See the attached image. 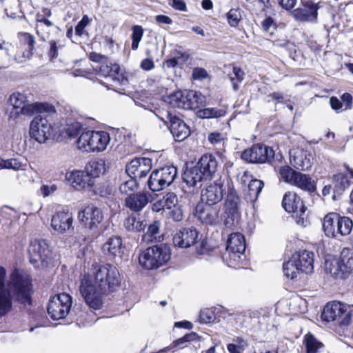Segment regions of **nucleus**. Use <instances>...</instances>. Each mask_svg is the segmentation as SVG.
<instances>
[{
  "label": "nucleus",
  "instance_id": "obj_19",
  "mask_svg": "<svg viewBox=\"0 0 353 353\" xmlns=\"http://www.w3.org/2000/svg\"><path fill=\"white\" fill-rule=\"evenodd\" d=\"M6 271L0 266V316H5L12 308V294L6 285Z\"/></svg>",
  "mask_w": 353,
  "mask_h": 353
},
{
  "label": "nucleus",
  "instance_id": "obj_54",
  "mask_svg": "<svg viewBox=\"0 0 353 353\" xmlns=\"http://www.w3.org/2000/svg\"><path fill=\"white\" fill-rule=\"evenodd\" d=\"M334 181H335V188L337 191H343L347 187L349 186L348 180L343 174H337L334 175Z\"/></svg>",
  "mask_w": 353,
  "mask_h": 353
},
{
  "label": "nucleus",
  "instance_id": "obj_18",
  "mask_svg": "<svg viewBox=\"0 0 353 353\" xmlns=\"http://www.w3.org/2000/svg\"><path fill=\"white\" fill-rule=\"evenodd\" d=\"M223 183L221 179L203 189L201 194V203L218 205L223 197Z\"/></svg>",
  "mask_w": 353,
  "mask_h": 353
},
{
  "label": "nucleus",
  "instance_id": "obj_32",
  "mask_svg": "<svg viewBox=\"0 0 353 353\" xmlns=\"http://www.w3.org/2000/svg\"><path fill=\"white\" fill-rule=\"evenodd\" d=\"M240 199L236 192H228L225 200V212L232 221L239 217V204Z\"/></svg>",
  "mask_w": 353,
  "mask_h": 353
},
{
  "label": "nucleus",
  "instance_id": "obj_2",
  "mask_svg": "<svg viewBox=\"0 0 353 353\" xmlns=\"http://www.w3.org/2000/svg\"><path fill=\"white\" fill-rule=\"evenodd\" d=\"M10 103L13 107L11 116L23 114L32 116L37 113L54 112L52 105L47 103H30L26 96L20 92L13 93L9 99Z\"/></svg>",
  "mask_w": 353,
  "mask_h": 353
},
{
  "label": "nucleus",
  "instance_id": "obj_21",
  "mask_svg": "<svg viewBox=\"0 0 353 353\" xmlns=\"http://www.w3.org/2000/svg\"><path fill=\"white\" fill-rule=\"evenodd\" d=\"M12 285L14 288L17 299L23 304H30V282L19 274L12 276Z\"/></svg>",
  "mask_w": 353,
  "mask_h": 353
},
{
  "label": "nucleus",
  "instance_id": "obj_5",
  "mask_svg": "<svg viewBox=\"0 0 353 353\" xmlns=\"http://www.w3.org/2000/svg\"><path fill=\"white\" fill-rule=\"evenodd\" d=\"M28 254L30 263L36 268H46L52 261L51 250L44 239H32L28 247Z\"/></svg>",
  "mask_w": 353,
  "mask_h": 353
},
{
  "label": "nucleus",
  "instance_id": "obj_59",
  "mask_svg": "<svg viewBox=\"0 0 353 353\" xmlns=\"http://www.w3.org/2000/svg\"><path fill=\"white\" fill-rule=\"evenodd\" d=\"M89 58L92 61L101 63H106L107 59H108L106 56L94 52H91L90 54Z\"/></svg>",
  "mask_w": 353,
  "mask_h": 353
},
{
  "label": "nucleus",
  "instance_id": "obj_61",
  "mask_svg": "<svg viewBox=\"0 0 353 353\" xmlns=\"http://www.w3.org/2000/svg\"><path fill=\"white\" fill-rule=\"evenodd\" d=\"M170 217L174 221H181L183 218V212L182 210L180 208H175L172 210L170 212Z\"/></svg>",
  "mask_w": 353,
  "mask_h": 353
},
{
  "label": "nucleus",
  "instance_id": "obj_36",
  "mask_svg": "<svg viewBox=\"0 0 353 353\" xmlns=\"http://www.w3.org/2000/svg\"><path fill=\"white\" fill-rule=\"evenodd\" d=\"M318 7L312 2H307L305 8L296 13L298 18L302 21H314L317 18Z\"/></svg>",
  "mask_w": 353,
  "mask_h": 353
},
{
  "label": "nucleus",
  "instance_id": "obj_13",
  "mask_svg": "<svg viewBox=\"0 0 353 353\" xmlns=\"http://www.w3.org/2000/svg\"><path fill=\"white\" fill-rule=\"evenodd\" d=\"M29 133L32 139L39 143H43L52 137L53 128L46 117L37 115L31 121Z\"/></svg>",
  "mask_w": 353,
  "mask_h": 353
},
{
  "label": "nucleus",
  "instance_id": "obj_62",
  "mask_svg": "<svg viewBox=\"0 0 353 353\" xmlns=\"http://www.w3.org/2000/svg\"><path fill=\"white\" fill-rule=\"evenodd\" d=\"M172 6L177 10L186 11V4L183 0H172Z\"/></svg>",
  "mask_w": 353,
  "mask_h": 353
},
{
  "label": "nucleus",
  "instance_id": "obj_56",
  "mask_svg": "<svg viewBox=\"0 0 353 353\" xmlns=\"http://www.w3.org/2000/svg\"><path fill=\"white\" fill-rule=\"evenodd\" d=\"M90 19L88 15H83L81 20L78 23L75 27L76 34L79 36L83 34V30L88 25Z\"/></svg>",
  "mask_w": 353,
  "mask_h": 353
},
{
  "label": "nucleus",
  "instance_id": "obj_14",
  "mask_svg": "<svg viewBox=\"0 0 353 353\" xmlns=\"http://www.w3.org/2000/svg\"><path fill=\"white\" fill-rule=\"evenodd\" d=\"M170 103L179 108L195 110L203 105L205 97L193 90L188 92L186 95L181 92H176L170 96Z\"/></svg>",
  "mask_w": 353,
  "mask_h": 353
},
{
  "label": "nucleus",
  "instance_id": "obj_33",
  "mask_svg": "<svg viewBox=\"0 0 353 353\" xmlns=\"http://www.w3.org/2000/svg\"><path fill=\"white\" fill-rule=\"evenodd\" d=\"M71 183L76 189H84L87 185H92L91 179L86 172L83 171H74L70 175Z\"/></svg>",
  "mask_w": 353,
  "mask_h": 353
},
{
  "label": "nucleus",
  "instance_id": "obj_7",
  "mask_svg": "<svg viewBox=\"0 0 353 353\" xmlns=\"http://www.w3.org/2000/svg\"><path fill=\"white\" fill-rule=\"evenodd\" d=\"M353 269V252L347 248L341 252L339 259L332 260L329 264L326 263V270L336 279H345Z\"/></svg>",
  "mask_w": 353,
  "mask_h": 353
},
{
  "label": "nucleus",
  "instance_id": "obj_9",
  "mask_svg": "<svg viewBox=\"0 0 353 353\" xmlns=\"http://www.w3.org/2000/svg\"><path fill=\"white\" fill-rule=\"evenodd\" d=\"M282 205L288 212L294 214V218L297 224L302 226L306 225V207L296 193L294 192H286L282 200Z\"/></svg>",
  "mask_w": 353,
  "mask_h": 353
},
{
  "label": "nucleus",
  "instance_id": "obj_27",
  "mask_svg": "<svg viewBox=\"0 0 353 353\" xmlns=\"http://www.w3.org/2000/svg\"><path fill=\"white\" fill-rule=\"evenodd\" d=\"M314 256L312 252L307 250H301L293 255L294 259L301 272L311 274L314 271Z\"/></svg>",
  "mask_w": 353,
  "mask_h": 353
},
{
  "label": "nucleus",
  "instance_id": "obj_44",
  "mask_svg": "<svg viewBox=\"0 0 353 353\" xmlns=\"http://www.w3.org/2000/svg\"><path fill=\"white\" fill-rule=\"evenodd\" d=\"M81 129V125L79 122L68 123L61 130V134L64 137L74 138L77 136Z\"/></svg>",
  "mask_w": 353,
  "mask_h": 353
},
{
  "label": "nucleus",
  "instance_id": "obj_35",
  "mask_svg": "<svg viewBox=\"0 0 353 353\" xmlns=\"http://www.w3.org/2000/svg\"><path fill=\"white\" fill-rule=\"evenodd\" d=\"M152 159L150 158L140 157L132 160L125 166V171L129 176H133L135 173L140 172L142 169H146V164H150Z\"/></svg>",
  "mask_w": 353,
  "mask_h": 353
},
{
  "label": "nucleus",
  "instance_id": "obj_64",
  "mask_svg": "<svg viewBox=\"0 0 353 353\" xmlns=\"http://www.w3.org/2000/svg\"><path fill=\"white\" fill-rule=\"evenodd\" d=\"M330 103L332 109L339 111L343 107V103L336 97H332L330 99Z\"/></svg>",
  "mask_w": 353,
  "mask_h": 353
},
{
  "label": "nucleus",
  "instance_id": "obj_37",
  "mask_svg": "<svg viewBox=\"0 0 353 353\" xmlns=\"http://www.w3.org/2000/svg\"><path fill=\"white\" fill-rule=\"evenodd\" d=\"M224 259L226 260L228 266L233 268H239L244 265L245 256L243 252L226 250Z\"/></svg>",
  "mask_w": 353,
  "mask_h": 353
},
{
  "label": "nucleus",
  "instance_id": "obj_25",
  "mask_svg": "<svg viewBox=\"0 0 353 353\" xmlns=\"http://www.w3.org/2000/svg\"><path fill=\"white\" fill-rule=\"evenodd\" d=\"M124 248L122 238L118 235L109 237L102 246L104 253L110 258H121Z\"/></svg>",
  "mask_w": 353,
  "mask_h": 353
},
{
  "label": "nucleus",
  "instance_id": "obj_63",
  "mask_svg": "<svg viewBox=\"0 0 353 353\" xmlns=\"http://www.w3.org/2000/svg\"><path fill=\"white\" fill-rule=\"evenodd\" d=\"M233 77H234V79L238 82H241L243 80L245 73L240 68L233 67Z\"/></svg>",
  "mask_w": 353,
  "mask_h": 353
},
{
  "label": "nucleus",
  "instance_id": "obj_49",
  "mask_svg": "<svg viewBox=\"0 0 353 353\" xmlns=\"http://www.w3.org/2000/svg\"><path fill=\"white\" fill-rule=\"evenodd\" d=\"M143 29L141 26L135 25L132 27V34L131 35L132 43V49L136 50L139 47V43L142 39Z\"/></svg>",
  "mask_w": 353,
  "mask_h": 353
},
{
  "label": "nucleus",
  "instance_id": "obj_6",
  "mask_svg": "<svg viewBox=\"0 0 353 353\" xmlns=\"http://www.w3.org/2000/svg\"><path fill=\"white\" fill-rule=\"evenodd\" d=\"M283 180L302 190L312 194L316 192V182L309 175L295 171L290 166H283L280 169Z\"/></svg>",
  "mask_w": 353,
  "mask_h": 353
},
{
  "label": "nucleus",
  "instance_id": "obj_8",
  "mask_svg": "<svg viewBox=\"0 0 353 353\" xmlns=\"http://www.w3.org/2000/svg\"><path fill=\"white\" fill-rule=\"evenodd\" d=\"M177 176V169L168 165L152 171L148 180V185L152 192L163 190L170 185Z\"/></svg>",
  "mask_w": 353,
  "mask_h": 353
},
{
  "label": "nucleus",
  "instance_id": "obj_38",
  "mask_svg": "<svg viewBox=\"0 0 353 353\" xmlns=\"http://www.w3.org/2000/svg\"><path fill=\"white\" fill-rule=\"evenodd\" d=\"M123 225L128 232H141L145 228L147 223L136 215L132 214L125 219Z\"/></svg>",
  "mask_w": 353,
  "mask_h": 353
},
{
  "label": "nucleus",
  "instance_id": "obj_47",
  "mask_svg": "<svg viewBox=\"0 0 353 353\" xmlns=\"http://www.w3.org/2000/svg\"><path fill=\"white\" fill-rule=\"evenodd\" d=\"M264 183L259 179L251 180L248 185V193L251 197L256 199L263 188Z\"/></svg>",
  "mask_w": 353,
  "mask_h": 353
},
{
  "label": "nucleus",
  "instance_id": "obj_53",
  "mask_svg": "<svg viewBox=\"0 0 353 353\" xmlns=\"http://www.w3.org/2000/svg\"><path fill=\"white\" fill-rule=\"evenodd\" d=\"M1 162L2 163H0V165H1L3 168L14 170H23V166L26 165L17 159L2 160Z\"/></svg>",
  "mask_w": 353,
  "mask_h": 353
},
{
  "label": "nucleus",
  "instance_id": "obj_17",
  "mask_svg": "<svg viewBox=\"0 0 353 353\" xmlns=\"http://www.w3.org/2000/svg\"><path fill=\"white\" fill-rule=\"evenodd\" d=\"M219 205L199 203L194 208V214L203 224L214 225L219 222Z\"/></svg>",
  "mask_w": 353,
  "mask_h": 353
},
{
  "label": "nucleus",
  "instance_id": "obj_58",
  "mask_svg": "<svg viewBox=\"0 0 353 353\" xmlns=\"http://www.w3.org/2000/svg\"><path fill=\"white\" fill-rule=\"evenodd\" d=\"M208 77L207 71L202 68H195L192 72V78L195 80H202Z\"/></svg>",
  "mask_w": 353,
  "mask_h": 353
},
{
  "label": "nucleus",
  "instance_id": "obj_34",
  "mask_svg": "<svg viewBox=\"0 0 353 353\" xmlns=\"http://www.w3.org/2000/svg\"><path fill=\"white\" fill-rule=\"evenodd\" d=\"M245 250V240L244 236L239 232L230 234L226 250H235L236 252H244Z\"/></svg>",
  "mask_w": 353,
  "mask_h": 353
},
{
  "label": "nucleus",
  "instance_id": "obj_40",
  "mask_svg": "<svg viewBox=\"0 0 353 353\" xmlns=\"http://www.w3.org/2000/svg\"><path fill=\"white\" fill-rule=\"evenodd\" d=\"M337 222L339 223L338 232L341 236H345L350 234L353 228L352 220L345 216H341L338 213Z\"/></svg>",
  "mask_w": 353,
  "mask_h": 353
},
{
  "label": "nucleus",
  "instance_id": "obj_30",
  "mask_svg": "<svg viewBox=\"0 0 353 353\" xmlns=\"http://www.w3.org/2000/svg\"><path fill=\"white\" fill-rule=\"evenodd\" d=\"M313 157L307 150H301L290 157L291 164L297 170H308L312 165Z\"/></svg>",
  "mask_w": 353,
  "mask_h": 353
},
{
  "label": "nucleus",
  "instance_id": "obj_26",
  "mask_svg": "<svg viewBox=\"0 0 353 353\" xmlns=\"http://www.w3.org/2000/svg\"><path fill=\"white\" fill-rule=\"evenodd\" d=\"M119 70V65L109 63L108 59L106 63H103L99 68V72L102 75L112 78L114 82L121 85H125L128 79L122 73H120Z\"/></svg>",
  "mask_w": 353,
  "mask_h": 353
},
{
  "label": "nucleus",
  "instance_id": "obj_48",
  "mask_svg": "<svg viewBox=\"0 0 353 353\" xmlns=\"http://www.w3.org/2000/svg\"><path fill=\"white\" fill-rule=\"evenodd\" d=\"M103 163L98 161H92L86 167V173L90 178H96L99 176L104 170Z\"/></svg>",
  "mask_w": 353,
  "mask_h": 353
},
{
  "label": "nucleus",
  "instance_id": "obj_15",
  "mask_svg": "<svg viewBox=\"0 0 353 353\" xmlns=\"http://www.w3.org/2000/svg\"><path fill=\"white\" fill-rule=\"evenodd\" d=\"M159 118L166 125L170 123V132L176 141H182L190 134L189 126L182 119L171 112L166 111Z\"/></svg>",
  "mask_w": 353,
  "mask_h": 353
},
{
  "label": "nucleus",
  "instance_id": "obj_28",
  "mask_svg": "<svg viewBox=\"0 0 353 353\" xmlns=\"http://www.w3.org/2000/svg\"><path fill=\"white\" fill-rule=\"evenodd\" d=\"M183 181L190 188H201V183L203 181H208V179L203 175L202 172L196 164L184 171Z\"/></svg>",
  "mask_w": 353,
  "mask_h": 353
},
{
  "label": "nucleus",
  "instance_id": "obj_20",
  "mask_svg": "<svg viewBox=\"0 0 353 353\" xmlns=\"http://www.w3.org/2000/svg\"><path fill=\"white\" fill-rule=\"evenodd\" d=\"M199 233L193 227L179 229L173 236V244L175 247L188 248L194 245L197 241Z\"/></svg>",
  "mask_w": 353,
  "mask_h": 353
},
{
  "label": "nucleus",
  "instance_id": "obj_4",
  "mask_svg": "<svg viewBox=\"0 0 353 353\" xmlns=\"http://www.w3.org/2000/svg\"><path fill=\"white\" fill-rule=\"evenodd\" d=\"M109 141V134L105 132L87 131L81 133L77 145L83 152H99L105 149Z\"/></svg>",
  "mask_w": 353,
  "mask_h": 353
},
{
  "label": "nucleus",
  "instance_id": "obj_29",
  "mask_svg": "<svg viewBox=\"0 0 353 353\" xmlns=\"http://www.w3.org/2000/svg\"><path fill=\"white\" fill-rule=\"evenodd\" d=\"M338 213H327L323 219V230L325 235L328 238L338 239L339 232H338L339 223L337 222Z\"/></svg>",
  "mask_w": 353,
  "mask_h": 353
},
{
  "label": "nucleus",
  "instance_id": "obj_50",
  "mask_svg": "<svg viewBox=\"0 0 353 353\" xmlns=\"http://www.w3.org/2000/svg\"><path fill=\"white\" fill-rule=\"evenodd\" d=\"M200 322L202 323H210L216 320L214 310L210 308H205L201 311L199 315Z\"/></svg>",
  "mask_w": 353,
  "mask_h": 353
},
{
  "label": "nucleus",
  "instance_id": "obj_3",
  "mask_svg": "<svg viewBox=\"0 0 353 353\" xmlns=\"http://www.w3.org/2000/svg\"><path fill=\"white\" fill-rule=\"evenodd\" d=\"M169 246L156 245L145 249L139 256L140 265L145 269L154 270L165 265L170 259Z\"/></svg>",
  "mask_w": 353,
  "mask_h": 353
},
{
  "label": "nucleus",
  "instance_id": "obj_60",
  "mask_svg": "<svg viewBox=\"0 0 353 353\" xmlns=\"http://www.w3.org/2000/svg\"><path fill=\"white\" fill-rule=\"evenodd\" d=\"M341 101L343 106H345L344 110L350 109L352 108V97L349 93H344L341 96Z\"/></svg>",
  "mask_w": 353,
  "mask_h": 353
},
{
  "label": "nucleus",
  "instance_id": "obj_51",
  "mask_svg": "<svg viewBox=\"0 0 353 353\" xmlns=\"http://www.w3.org/2000/svg\"><path fill=\"white\" fill-rule=\"evenodd\" d=\"M228 23L232 27H236L241 19L240 9H231L227 14Z\"/></svg>",
  "mask_w": 353,
  "mask_h": 353
},
{
  "label": "nucleus",
  "instance_id": "obj_10",
  "mask_svg": "<svg viewBox=\"0 0 353 353\" xmlns=\"http://www.w3.org/2000/svg\"><path fill=\"white\" fill-rule=\"evenodd\" d=\"M72 297L65 293L57 294L48 303V314L53 320L64 319L72 307Z\"/></svg>",
  "mask_w": 353,
  "mask_h": 353
},
{
  "label": "nucleus",
  "instance_id": "obj_52",
  "mask_svg": "<svg viewBox=\"0 0 353 353\" xmlns=\"http://www.w3.org/2000/svg\"><path fill=\"white\" fill-rule=\"evenodd\" d=\"M94 192L96 195L103 198L112 197L113 196L112 188L106 183L96 187Z\"/></svg>",
  "mask_w": 353,
  "mask_h": 353
},
{
  "label": "nucleus",
  "instance_id": "obj_43",
  "mask_svg": "<svg viewBox=\"0 0 353 353\" xmlns=\"http://www.w3.org/2000/svg\"><path fill=\"white\" fill-rule=\"evenodd\" d=\"M225 110L223 109L208 108L199 110L197 116L202 119L219 118L225 116Z\"/></svg>",
  "mask_w": 353,
  "mask_h": 353
},
{
  "label": "nucleus",
  "instance_id": "obj_23",
  "mask_svg": "<svg viewBox=\"0 0 353 353\" xmlns=\"http://www.w3.org/2000/svg\"><path fill=\"white\" fill-rule=\"evenodd\" d=\"M196 165L208 180L215 177L219 164L216 157L212 154H204L199 159Z\"/></svg>",
  "mask_w": 353,
  "mask_h": 353
},
{
  "label": "nucleus",
  "instance_id": "obj_42",
  "mask_svg": "<svg viewBox=\"0 0 353 353\" xmlns=\"http://www.w3.org/2000/svg\"><path fill=\"white\" fill-rule=\"evenodd\" d=\"M283 269L285 276L290 279H294L299 272H301L293 257L283 263Z\"/></svg>",
  "mask_w": 353,
  "mask_h": 353
},
{
  "label": "nucleus",
  "instance_id": "obj_39",
  "mask_svg": "<svg viewBox=\"0 0 353 353\" xmlns=\"http://www.w3.org/2000/svg\"><path fill=\"white\" fill-rule=\"evenodd\" d=\"M306 353H318L323 348V344L313 334L307 333L304 337Z\"/></svg>",
  "mask_w": 353,
  "mask_h": 353
},
{
  "label": "nucleus",
  "instance_id": "obj_45",
  "mask_svg": "<svg viewBox=\"0 0 353 353\" xmlns=\"http://www.w3.org/2000/svg\"><path fill=\"white\" fill-rule=\"evenodd\" d=\"M130 179L123 182L119 186V190L121 194H125L127 196L135 193L138 189V183L132 176Z\"/></svg>",
  "mask_w": 353,
  "mask_h": 353
},
{
  "label": "nucleus",
  "instance_id": "obj_22",
  "mask_svg": "<svg viewBox=\"0 0 353 353\" xmlns=\"http://www.w3.org/2000/svg\"><path fill=\"white\" fill-rule=\"evenodd\" d=\"M72 215L68 211H59L51 219V226L59 234L72 230Z\"/></svg>",
  "mask_w": 353,
  "mask_h": 353
},
{
  "label": "nucleus",
  "instance_id": "obj_12",
  "mask_svg": "<svg viewBox=\"0 0 353 353\" xmlns=\"http://www.w3.org/2000/svg\"><path fill=\"white\" fill-rule=\"evenodd\" d=\"M323 321L327 322L337 321L341 325H347L351 322V314L347 311L344 304L333 301L328 303L321 314Z\"/></svg>",
  "mask_w": 353,
  "mask_h": 353
},
{
  "label": "nucleus",
  "instance_id": "obj_57",
  "mask_svg": "<svg viewBox=\"0 0 353 353\" xmlns=\"http://www.w3.org/2000/svg\"><path fill=\"white\" fill-rule=\"evenodd\" d=\"M57 190V186L55 184H52L50 185H43L40 188V192L43 197L48 196L52 194Z\"/></svg>",
  "mask_w": 353,
  "mask_h": 353
},
{
  "label": "nucleus",
  "instance_id": "obj_46",
  "mask_svg": "<svg viewBox=\"0 0 353 353\" xmlns=\"http://www.w3.org/2000/svg\"><path fill=\"white\" fill-rule=\"evenodd\" d=\"M189 57L188 54L185 53H181L180 56H176L170 59L165 60L163 63L164 65L167 68H172L179 66V68H182L186 61L188 59Z\"/></svg>",
  "mask_w": 353,
  "mask_h": 353
},
{
  "label": "nucleus",
  "instance_id": "obj_24",
  "mask_svg": "<svg viewBox=\"0 0 353 353\" xmlns=\"http://www.w3.org/2000/svg\"><path fill=\"white\" fill-rule=\"evenodd\" d=\"M151 194L147 192H139L126 196L124 201L126 208L134 212H139L150 202Z\"/></svg>",
  "mask_w": 353,
  "mask_h": 353
},
{
  "label": "nucleus",
  "instance_id": "obj_55",
  "mask_svg": "<svg viewBox=\"0 0 353 353\" xmlns=\"http://www.w3.org/2000/svg\"><path fill=\"white\" fill-rule=\"evenodd\" d=\"M163 202L167 209H171L172 207L176 206L178 199L174 193L168 192L163 197Z\"/></svg>",
  "mask_w": 353,
  "mask_h": 353
},
{
  "label": "nucleus",
  "instance_id": "obj_1",
  "mask_svg": "<svg viewBox=\"0 0 353 353\" xmlns=\"http://www.w3.org/2000/svg\"><path fill=\"white\" fill-rule=\"evenodd\" d=\"M121 283L117 268L106 263L97 265L92 274L83 275L80 280L79 292L86 304L93 310L103 305L102 296L115 292Z\"/></svg>",
  "mask_w": 353,
  "mask_h": 353
},
{
  "label": "nucleus",
  "instance_id": "obj_41",
  "mask_svg": "<svg viewBox=\"0 0 353 353\" xmlns=\"http://www.w3.org/2000/svg\"><path fill=\"white\" fill-rule=\"evenodd\" d=\"M159 228L160 223L156 221H154L148 226L147 232L143 235V240L148 242L160 241Z\"/></svg>",
  "mask_w": 353,
  "mask_h": 353
},
{
  "label": "nucleus",
  "instance_id": "obj_31",
  "mask_svg": "<svg viewBox=\"0 0 353 353\" xmlns=\"http://www.w3.org/2000/svg\"><path fill=\"white\" fill-rule=\"evenodd\" d=\"M20 37L22 43L28 46V49L23 51L21 56L15 57V61L21 63L25 62L26 59H31L34 50L35 39L33 35L28 32L21 33Z\"/></svg>",
  "mask_w": 353,
  "mask_h": 353
},
{
  "label": "nucleus",
  "instance_id": "obj_16",
  "mask_svg": "<svg viewBox=\"0 0 353 353\" xmlns=\"http://www.w3.org/2000/svg\"><path fill=\"white\" fill-rule=\"evenodd\" d=\"M78 218L85 228L93 232H97L103 216L101 209L94 205H88L79 212Z\"/></svg>",
  "mask_w": 353,
  "mask_h": 353
},
{
  "label": "nucleus",
  "instance_id": "obj_11",
  "mask_svg": "<svg viewBox=\"0 0 353 353\" xmlns=\"http://www.w3.org/2000/svg\"><path fill=\"white\" fill-rule=\"evenodd\" d=\"M241 159L250 163H270L274 158V151L262 143L253 145L241 153Z\"/></svg>",
  "mask_w": 353,
  "mask_h": 353
}]
</instances>
